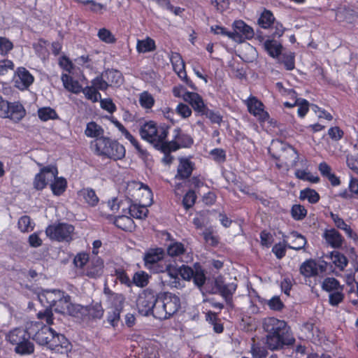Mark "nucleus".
Here are the masks:
<instances>
[{
  "label": "nucleus",
  "mask_w": 358,
  "mask_h": 358,
  "mask_svg": "<svg viewBox=\"0 0 358 358\" xmlns=\"http://www.w3.org/2000/svg\"><path fill=\"white\" fill-rule=\"evenodd\" d=\"M264 329L267 333L266 344L271 350H280L295 343L291 328L284 320L275 317L266 318Z\"/></svg>",
  "instance_id": "obj_1"
},
{
  "label": "nucleus",
  "mask_w": 358,
  "mask_h": 358,
  "mask_svg": "<svg viewBox=\"0 0 358 358\" xmlns=\"http://www.w3.org/2000/svg\"><path fill=\"white\" fill-rule=\"evenodd\" d=\"M170 126L158 124L153 120L145 122L139 129L141 138L166 155Z\"/></svg>",
  "instance_id": "obj_2"
},
{
  "label": "nucleus",
  "mask_w": 358,
  "mask_h": 358,
  "mask_svg": "<svg viewBox=\"0 0 358 358\" xmlns=\"http://www.w3.org/2000/svg\"><path fill=\"white\" fill-rule=\"evenodd\" d=\"M37 318L45 321L48 325L42 322H29V333L31 338L37 344L45 346L48 349L50 339H52L54 329L50 326L53 324V313L52 308L47 307L37 313Z\"/></svg>",
  "instance_id": "obj_3"
},
{
  "label": "nucleus",
  "mask_w": 358,
  "mask_h": 358,
  "mask_svg": "<svg viewBox=\"0 0 358 358\" xmlns=\"http://www.w3.org/2000/svg\"><path fill=\"white\" fill-rule=\"evenodd\" d=\"M90 148L95 155L113 161L121 160L126 155L124 146L118 141L108 136L92 141Z\"/></svg>",
  "instance_id": "obj_4"
},
{
  "label": "nucleus",
  "mask_w": 358,
  "mask_h": 358,
  "mask_svg": "<svg viewBox=\"0 0 358 358\" xmlns=\"http://www.w3.org/2000/svg\"><path fill=\"white\" fill-rule=\"evenodd\" d=\"M7 341L15 345L14 351L20 355H29L34 352V345L30 341L31 335L29 333V323L26 327H17L10 330L6 334Z\"/></svg>",
  "instance_id": "obj_5"
},
{
  "label": "nucleus",
  "mask_w": 358,
  "mask_h": 358,
  "mask_svg": "<svg viewBox=\"0 0 358 358\" xmlns=\"http://www.w3.org/2000/svg\"><path fill=\"white\" fill-rule=\"evenodd\" d=\"M181 308L179 296L171 292L158 294V303L155 309V318L159 320L170 319L176 314Z\"/></svg>",
  "instance_id": "obj_6"
},
{
  "label": "nucleus",
  "mask_w": 358,
  "mask_h": 358,
  "mask_svg": "<svg viewBox=\"0 0 358 358\" xmlns=\"http://www.w3.org/2000/svg\"><path fill=\"white\" fill-rule=\"evenodd\" d=\"M169 259L162 248L149 249L143 256L144 267L151 273H164L168 268Z\"/></svg>",
  "instance_id": "obj_7"
},
{
  "label": "nucleus",
  "mask_w": 358,
  "mask_h": 358,
  "mask_svg": "<svg viewBox=\"0 0 358 358\" xmlns=\"http://www.w3.org/2000/svg\"><path fill=\"white\" fill-rule=\"evenodd\" d=\"M157 303H158V294L149 288L144 289L138 295L136 301L138 311L143 316L152 315L155 317Z\"/></svg>",
  "instance_id": "obj_8"
},
{
  "label": "nucleus",
  "mask_w": 358,
  "mask_h": 358,
  "mask_svg": "<svg viewBox=\"0 0 358 358\" xmlns=\"http://www.w3.org/2000/svg\"><path fill=\"white\" fill-rule=\"evenodd\" d=\"M74 230L75 227L72 224L59 222L48 225L45 229V234L51 240L70 242L73 240Z\"/></svg>",
  "instance_id": "obj_9"
},
{
  "label": "nucleus",
  "mask_w": 358,
  "mask_h": 358,
  "mask_svg": "<svg viewBox=\"0 0 358 358\" xmlns=\"http://www.w3.org/2000/svg\"><path fill=\"white\" fill-rule=\"evenodd\" d=\"M194 144L193 137L185 132L180 127H176L173 131L171 141H168L166 156L182 148H190Z\"/></svg>",
  "instance_id": "obj_10"
},
{
  "label": "nucleus",
  "mask_w": 358,
  "mask_h": 358,
  "mask_svg": "<svg viewBox=\"0 0 358 358\" xmlns=\"http://www.w3.org/2000/svg\"><path fill=\"white\" fill-rule=\"evenodd\" d=\"M127 194L131 202L146 203L150 205L152 192L149 187L142 182H133L127 187Z\"/></svg>",
  "instance_id": "obj_11"
},
{
  "label": "nucleus",
  "mask_w": 358,
  "mask_h": 358,
  "mask_svg": "<svg viewBox=\"0 0 358 358\" xmlns=\"http://www.w3.org/2000/svg\"><path fill=\"white\" fill-rule=\"evenodd\" d=\"M214 285L217 292L224 299L227 308L233 310L234 308L233 296L237 289L238 285L235 282L226 283L222 275L215 278Z\"/></svg>",
  "instance_id": "obj_12"
},
{
  "label": "nucleus",
  "mask_w": 358,
  "mask_h": 358,
  "mask_svg": "<svg viewBox=\"0 0 358 358\" xmlns=\"http://www.w3.org/2000/svg\"><path fill=\"white\" fill-rule=\"evenodd\" d=\"M58 174L57 168L48 165L41 168L34 176L33 187L37 191H42L48 185L49 181H52Z\"/></svg>",
  "instance_id": "obj_13"
},
{
  "label": "nucleus",
  "mask_w": 358,
  "mask_h": 358,
  "mask_svg": "<svg viewBox=\"0 0 358 358\" xmlns=\"http://www.w3.org/2000/svg\"><path fill=\"white\" fill-rule=\"evenodd\" d=\"M233 31H231L230 38L237 42L243 43L254 38L253 28L242 20H236L232 24Z\"/></svg>",
  "instance_id": "obj_14"
},
{
  "label": "nucleus",
  "mask_w": 358,
  "mask_h": 358,
  "mask_svg": "<svg viewBox=\"0 0 358 358\" xmlns=\"http://www.w3.org/2000/svg\"><path fill=\"white\" fill-rule=\"evenodd\" d=\"M245 104L248 112L256 117L260 124L265 123L269 120V113L264 110V104L257 97L250 95L245 101Z\"/></svg>",
  "instance_id": "obj_15"
},
{
  "label": "nucleus",
  "mask_w": 358,
  "mask_h": 358,
  "mask_svg": "<svg viewBox=\"0 0 358 358\" xmlns=\"http://www.w3.org/2000/svg\"><path fill=\"white\" fill-rule=\"evenodd\" d=\"M13 82L16 88L24 91L34 83V77L25 67L20 66L14 73Z\"/></svg>",
  "instance_id": "obj_16"
},
{
  "label": "nucleus",
  "mask_w": 358,
  "mask_h": 358,
  "mask_svg": "<svg viewBox=\"0 0 358 358\" xmlns=\"http://www.w3.org/2000/svg\"><path fill=\"white\" fill-rule=\"evenodd\" d=\"M169 257L179 258L182 262L189 263L193 260L192 252H187L185 245L179 241H172L166 248Z\"/></svg>",
  "instance_id": "obj_17"
},
{
  "label": "nucleus",
  "mask_w": 358,
  "mask_h": 358,
  "mask_svg": "<svg viewBox=\"0 0 358 358\" xmlns=\"http://www.w3.org/2000/svg\"><path fill=\"white\" fill-rule=\"evenodd\" d=\"M71 344L69 339L64 334L54 330L48 349L57 353L66 354L71 350Z\"/></svg>",
  "instance_id": "obj_18"
},
{
  "label": "nucleus",
  "mask_w": 358,
  "mask_h": 358,
  "mask_svg": "<svg viewBox=\"0 0 358 358\" xmlns=\"http://www.w3.org/2000/svg\"><path fill=\"white\" fill-rule=\"evenodd\" d=\"M195 169V164L190 159L181 157L179 159V164L177 168V173L175 178L178 180H186L191 177Z\"/></svg>",
  "instance_id": "obj_19"
},
{
  "label": "nucleus",
  "mask_w": 358,
  "mask_h": 358,
  "mask_svg": "<svg viewBox=\"0 0 358 358\" xmlns=\"http://www.w3.org/2000/svg\"><path fill=\"white\" fill-rule=\"evenodd\" d=\"M183 99L185 101L189 102L194 110L200 115L207 109V106L205 104L202 96L196 92H186Z\"/></svg>",
  "instance_id": "obj_20"
},
{
  "label": "nucleus",
  "mask_w": 358,
  "mask_h": 358,
  "mask_svg": "<svg viewBox=\"0 0 358 358\" xmlns=\"http://www.w3.org/2000/svg\"><path fill=\"white\" fill-rule=\"evenodd\" d=\"M323 238L327 243L333 248H340L343 243V237L335 229H326L323 234Z\"/></svg>",
  "instance_id": "obj_21"
},
{
  "label": "nucleus",
  "mask_w": 358,
  "mask_h": 358,
  "mask_svg": "<svg viewBox=\"0 0 358 358\" xmlns=\"http://www.w3.org/2000/svg\"><path fill=\"white\" fill-rule=\"evenodd\" d=\"M103 267V261L100 257H97L87 266L85 275L90 278H97L102 275Z\"/></svg>",
  "instance_id": "obj_22"
},
{
  "label": "nucleus",
  "mask_w": 358,
  "mask_h": 358,
  "mask_svg": "<svg viewBox=\"0 0 358 358\" xmlns=\"http://www.w3.org/2000/svg\"><path fill=\"white\" fill-rule=\"evenodd\" d=\"M146 203L131 202L128 208L130 217L136 219H145L148 216V210Z\"/></svg>",
  "instance_id": "obj_23"
},
{
  "label": "nucleus",
  "mask_w": 358,
  "mask_h": 358,
  "mask_svg": "<svg viewBox=\"0 0 358 358\" xmlns=\"http://www.w3.org/2000/svg\"><path fill=\"white\" fill-rule=\"evenodd\" d=\"M64 87L73 94H79L82 91V86L78 80H74L69 73H62L61 76Z\"/></svg>",
  "instance_id": "obj_24"
},
{
  "label": "nucleus",
  "mask_w": 358,
  "mask_h": 358,
  "mask_svg": "<svg viewBox=\"0 0 358 358\" xmlns=\"http://www.w3.org/2000/svg\"><path fill=\"white\" fill-rule=\"evenodd\" d=\"M113 223L117 228L124 231H131L136 227L135 223L130 215H122L117 216Z\"/></svg>",
  "instance_id": "obj_25"
},
{
  "label": "nucleus",
  "mask_w": 358,
  "mask_h": 358,
  "mask_svg": "<svg viewBox=\"0 0 358 358\" xmlns=\"http://www.w3.org/2000/svg\"><path fill=\"white\" fill-rule=\"evenodd\" d=\"M78 196L82 197L85 201L92 207H94L99 203V199L92 188H82L78 192Z\"/></svg>",
  "instance_id": "obj_26"
},
{
  "label": "nucleus",
  "mask_w": 358,
  "mask_h": 358,
  "mask_svg": "<svg viewBox=\"0 0 358 358\" xmlns=\"http://www.w3.org/2000/svg\"><path fill=\"white\" fill-rule=\"evenodd\" d=\"M300 273L306 278L318 275V267L315 260L310 259L305 261L300 266Z\"/></svg>",
  "instance_id": "obj_27"
},
{
  "label": "nucleus",
  "mask_w": 358,
  "mask_h": 358,
  "mask_svg": "<svg viewBox=\"0 0 358 358\" xmlns=\"http://www.w3.org/2000/svg\"><path fill=\"white\" fill-rule=\"evenodd\" d=\"M103 76L109 84V86H120L123 81V76L120 71L108 69L103 73Z\"/></svg>",
  "instance_id": "obj_28"
},
{
  "label": "nucleus",
  "mask_w": 358,
  "mask_h": 358,
  "mask_svg": "<svg viewBox=\"0 0 358 358\" xmlns=\"http://www.w3.org/2000/svg\"><path fill=\"white\" fill-rule=\"evenodd\" d=\"M104 129L101 126L94 121L88 122L85 130V135L88 138H94L97 139L104 137Z\"/></svg>",
  "instance_id": "obj_29"
},
{
  "label": "nucleus",
  "mask_w": 358,
  "mask_h": 358,
  "mask_svg": "<svg viewBox=\"0 0 358 358\" xmlns=\"http://www.w3.org/2000/svg\"><path fill=\"white\" fill-rule=\"evenodd\" d=\"M170 61L173 66V69L178 77H181V75L185 76V64L183 61L181 55L178 52H173L170 57Z\"/></svg>",
  "instance_id": "obj_30"
},
{
  "label": "nucleus",
  "mask_w": 358,
  "mask_h": 358,
  "mask_svg": "<svg viewBox=\"0 0 358 358\" xmlns=\"http://www.w3.org/2000/svg\"><path fill=\"white\" fill-rule=\"evenodd\" d=\"M166 264L168 265V268L165 271V272H166L169 276L170 277L169 285L171 287L175 288L181 287V281L180 279L179 278V268L173 266L170 262V260H169Z\"/></svg>",
  "instance_id": "obj_31"
},
{
  "label": "nucleus",
  "mask_w": 358,
  "mask_h": 358,
  "mask_svg": "<svg viewBox=\"0 0 358 358\" xmlns=\"http://www.w3.org/2000/svg\"><path fill=\"white\" fill-rule=\"evenodd\" d=\"M157 46L154 39L147 36L142 40H138L136 43V51L138 53H146L153 52L156 50Z\"/></svg>",
  "instance_id": "obj_32"
},
{
  "label": "nucleus",
  "mask_w": 358,
  "mask_h": 358,
  "mask_svg": "<svg viewBox=\"0 0 358 358\" xmlns=\"http://www.w3.org/2000/svg\"><path fill=\"white\" fill-rule=\"evenodd\" d=\"M275 20L273 13L269 10L264 9L258 18L257 23L261 28L267 29L273 25Z\"/></svg>",
  "instance_id": "obj_33"
},
{
  "label": "nucleus",
  "mask_w": 358,
  "mask_h": 358,
  "mask_svg": "<svg viewBox=\"0 0 358 358\" xmlns=\"http://www.w3.org/2000/svg\"><path fill=\"white\" fill-rule=\"evenodd\" d=\"M264 45L266 51L271 57L275 58L281 55L282 45L278 41L267 39Z\"/></svg>",
  "instance_id": "obj_34"
},
{
  "label": "nucleus",
  "mask_w": 358,
  "mask_h": 358,
  "mask_svg": "<svg viewBox=\"0 0 358 358\" xmlns=\"http://www.w3.org/2000/svg\"><path fill=\"white\" fill-rule=\"evenodd\" d=\"M50 188L54 195L61 196L67 188V181L64 178L57 176L53 178Z\"/></svg>",
  "instance_id": "obj_35"
},
{
  "label": "nucleus",
  "mask_w": 358,
  "mask_h": 358,
  "mask_svg": "<svg viewBox=\"0 0 358 358\" xmlns=\"http://www.w3.org/2000/svg\"><path fill=\"white\" fill-rule=\"evenodd\" d=\"M330 259L335 267L340 271H343L348 266V259L345 255L339 251H332L330 253Z\"/></svg>",
  "instance_id": "obj_36"
},
{
  "label": "nucleus",
  "mask_w": 358,
  "mask_h": 358,
  "mask_svg": "<svg viewBox=\"0 0 358 358\" xmlns=\"http://www.w3.org/2000/svg\"><path fill=\"white\" fill-rule=\"evenodd\" d=\"M194 275L192 279L195 285L198 287H201L204 285L206 281L205 271L201 264L198 262L194 264Z\"/></svg>",
  "instance_id": "obj_37"
},
{
  "label": "nucleus",
  "mask_w": 358,
  "mask_h": 358,
  "mask_svg": "<svg viewBox=\"0 0 358 358\" xmlns=\"http://www.w3.org/2000/svg\"><path fill=\"white\" fill-rule=\"evenodd\" d=\"M299 199L301 201L307 200L310 203L315 204L320 201V196L316 190L306 187L300 191Z\"/></svg>",
  "instance_id": "obj_38"
},
{
  "label": "nucleus",
  "mask_w": 358,
  "mask_h": 358,
  "mask_svg": "<svg viewBox=\"0 0 358 358\" xmlns=\"http://www.w3.org/2000/svg\"><path fill=\"white\" fill-rule=\"evenodd\" d=\"M85 308H87V313H85V320L101 319L103 315L104 310L100 303L87 306Z\"/></svg>",
  "instance_id": "obj_39"
},
{
  "label": "nucleus",
  "mask_w": 358,
  "mask_h": 358,
  "mask_svg": "<svg viewBox=\"0 0 358 358\" xmlns=\"http://www.w3.org/2000/svg\"><path fill=\"white\" fill-rule=\"evenodd\" d=\"M37 113L39 119L43 122L59 119V115L56 110L48 106L38 108Z\"/></svg>",
  "instance_id": "obj_40"
},
{
  "label": "nucleus",
  "mask_w": 358,
  "mask_h": 358,
  "mask_svg": "<svg viewBox=\"0 0 358 358\" xmlns=\"http://www.w3.org/2000/svg\"><path fill=\"white\" fill-rule=\"evenodd\" d=\"M69 314L73 317L80 318L83 320H85V313L87 308L80 304L70 303L67 306Z\"/></svg>",
  "instance_id": "obj_41"
},
{
  "label": "nucleus",
  "mask_w": 358,
  "mask_h": 358,
  "mask_svg": "<svg viewBox=\"0 0 358 358\" xmlns=\"http://www.w3.org/2000/svg\"><path fill=\"white\" fill-rule=\"evenodd\" d=\"M108 300L110 303L111 309H122L125 298L122 294H118L110 291V296Z\"/></svg>",
  "instance_id": "obj_42"
},
{
  "label": "nucleus",
  "mask_w": 358,
  "mask_h": 358,
  "mask_svg": "<svg viewBox=\"0 0 358 358\" xmlns=\"http://www.w3.org/2000/svg\"><path fill=\"white\" fill-rule=\"evenodd\" d=\"M343 287V285H341L340 282L333 277L324 278L322 284V289L329 293L338 290Z\"/></svg>",
  "instance_id": "obj_43"
},
{
  "label": "nucleus",
  "mask_w": 358,
  "mask_h": 358,
  "mask_svg": "<svg viewBox=\"0 0 358 358\" xmlns=\"http://www.w3.org/2000/svg\"><path fill=\"white\" fill-rule=\"evenodd\" d=\"M150 275L143 271L136 272L132 278V282L138 287H145L149 283Z\"/></svg>",
  "instance_id": "obj_44"
},
{
  "label": "nucleus",
  "mask_w": 358,
  "mask_h": 358,
  "mask_svg": "<svg viewBox=\"0 0 358 358\" xmlns=\"http://www.w3.org/2000/svg\"><path fill=\"white\" fill-rule=\"evenodd\" d=\"M294 175L296 178L303 181H308L311 183H318L320 181V178L318 176H315L306 170L297 169Z\"/></svg>",
  "instance_id": "obj_45"
},
{
  "label": "nucleus",
  "mask_w": 358,
  "mask_h": 358,
  "mask_svg": "<svg viewBox=\"0 0 358 358\" xmlns=\"http://www.w3.org/2000/svg\"><path fill=\"white\" fill-rule=\"evenodd\" d=\"M292 217L296 221L303 220L307 215V209L301 204H294L290 210Z\"/></svg>",
  "instance_id": "obj_46"
},
{
  "label": "nucleus",
  "mask_w": 358,
  "mask_h": 358,
  "mask_svg": "<svg viewBox=\"0 0 358 358\" xmlns=\"http://www.w3.org/2000/svg\"><path fill=\"white\" fill-rule=\"evenodd\" d=\"M250 352L253 358H265L268 355L266 348L259 342L254 341Z\"/></svg>",
  "instance_id": "obj_47"
},
{
  "label": "nucleus",
  "mask_w": 358,
  "mask_h": 358,
  "mask_svg": "<svg viewBox=\"0 0 358 358\" xmlns=\"http://www.w3.org/2000/svg\"><path fill=\"white\" fill-rule=\"evenodd\" d=\"M155 101L152 95L147 91L143 92L139 96V103L145 109H151Z\"/></svg>",
  "instance_id": "obj_48"
},
{
  "label": "nucleus",
  "mask_w": 358,
  "mask_h": 358,
  "mask_svg": "<svg viewBox=\"0 0 358 358\" xmlns=\"http://www.w3.org/2000/svg\"><path fill=\"white\" fill-rule=\"evenodd\" d=\"M292 236L295 238L294 241H293V245L288 244V248L292 249L294 250H299L304 248L307 241L303 235L300 234L297 231H292L291 233Z\"/></svg>",
  "instance_id": "obj_49"
},
{
  "label": "nucleus",
  "mask_w": 358,
  "mask_h": 358,
  "mask_svg": "<svg viewBox=\"0 0 358 358\" xmlns=\"http://www.w3.org/2000/svg\"><path fill=\"white\" fill-rule=\"evenodd\" d=\"M124 138L135 148L139 156L142 157H148V150L142 147L138 140L129 131L124 136Z\"/></svg>",
  "instance_id": "obj_50"
},
{
  "label": "nucleus",
  "mask_w": 358,
  "mask_h": 358,
  "mask_svg": "<svg viewBox=\"0 0 358 358\" xmlns=\"http://www.w3.org/2000/svg\"><path fill=\"white\" fill-rule=\"evenodd\" d=\"M196 194L194 189L188 190L183 196L182 204L186 210L192 208L196 200Z\"/></svg>",
  "instance_id": "obj_51"
},
{
  "label": "nucleus",
  "mask_w": 358,
  "mask_h": 358,
  "mask_svg": "<svg viewBox=\"0 0 358 358\" xmlns=\"http://www.w3.org/2000/svg\"><path fill=\"white\" fill-rule=\"evenodd\" d=\"M98 38L103 42L112 44L116 42V38L113 33L106 28H101L98 31Z\"/></svg>",
  "instance_id": "obj_52"
},
{
  "label": "nucleus",
  "mask_w": 358,
  "mask_h": 358,
  "mask_svg": "<svg viewBox=\"0 0 358 358\" xmlns=\"http://www.w3.org/2000/svg\"><path fill=\"white\" fill-rule=\"evenodd\" d=\"M343 287L329 293V303L331 306H336L343 302L345 295L343 294Z\"/></svg>",
  "instance_id": "obj_53"
},
{
  "label": "nucleus",
  "mask_w": 358,
  "mask_h": 358,
  "mask_svg": "<svg viewBox=\"0 0 358 358\" xmlns=\"http://www.w3.org/2000/svg\"><path fill=\"white\" fill-rule=\"evenodd\" d=\"M18 229L21 232L25 233L32 231L34 225H31V218L28 215L20 217L17 222Z\"/></svg>",
  "instance_id": "obj_54"
},
{
  "label": "nucleus",
  "mask_w": 358,
  "mask_h": 358,
  "mask_svg": "<svg viewBox=\"0 0 358 358\" xmlns=\"http://www.w3.org/2000/svg\"><path fill=\"white\" fill-rule=\"evenodd\" d=\"M85 97L92 101L93 102H96L98 101V98L101 97V94L96 90V89L92 85V86H87L85 88L82 87V91Z\"/></svg>",
  "instance_id": "obj_55"
},
{
  "label": "nucleus",
  "mask_w": 358,
  "mask_h": 358,
  "mask_svg": "<svg viewBox=\"0 0 358 358\" xmlns=\"http://www.w3.org/2000/svg\"><path fill=\"white\" fill-rule=\"evenodd\" d=\"M122 312V309H111L108 311L107 321L112 327H115L118 325Z\"/></svg>",
  "instance_id": "obj_56"
},
{
  "label": "nucleus",
  "mask_w": 358,
  "mask_h": 358,
  "mask_svg": "<svg viewBox=\"0 0 358 358\" xmlns=\"http://www.w3.org/2000/svg\"><path fill=\"white\" fill-rule=\"evenodd\" d=\"M91 83L98 92L99 90L106 91L109 87V84L103 76V73L92 79Z\"/></svg>",
  "instance_id": "obj_57"
},
{
  "label": "nucleus",
  "mask_w": 358,
  "mask_h": 358,
  "mask_svg": "<svg viewBox=\"0 0 358 358\" xmlns=\"http://www.w3.org/2000/svg\"><path fill=\"white\" fill-rule=\"evenodd\" d=\"M13 48V43L7 38L0 36V55L6 56Z\"/></svg>",
  "instance_id": "obj_58"
},
{
  "label": "nucleus",
  "mask_w": 358,
  "mask_h": 358,
  "mask_svg": "<svg viewBox=\"0 0 358 358\" xmlns=\"http://www.w3.org/2000/svg\"><path fill=\"white\" fill-rule=\"evenodd\" d=\"M115 273L113 275L116 277V278L123 285H127V287H130L131 285V281L127 272L122 268H115Z\"/></svg>",
  "instance_id": "obj_59"
},
{
  "label": "nucleus",
  "mask_w": 358,
  "mask_h": 358,
  "mask_svg": "<svg viewBox=\"0 0 358 358\" xmlns=\"http://www.w3.org/2000/svg\"><path fill=\"white\" fill-rule=\"evenodd\" d=\"M328 136L334 141H339L344 136V131L338 126L331 127L328 129Z\"/></svg>",
  "instance_id": "obj_60"
},
{
  "label": "nucleus",
  "mask_w": 358,
  "mask_h": 358,
  "mask_svg": "<svg viewBox=\"0 0 358 358\" xmlns=\"http://www.w3.org/2000/svg\"><path fill=\"white\" fill-rule=\"evenodd\" d=\"M288 248V244L278 243L272 248V252L277 259H281L286 255V250Z\"/></svg>",
  "instance_id": "obj_61"
},
{
  "label": "nucleus",
  "mask_w": 358,
  "mask_h": 358,
  "mask_svg": "<svg viewBox=\"0 0 358 358\" xmlns=\"http://www.w3.org/2000/svg\"><path fill=\"white\" fill-rule=\"evenodd\" d=\"M298 104L297 114L299 117H304L309 111L310 103L308 101L305 99L299 98Z\"/></svg>",
  "instance_id": "obj_62"
},
{
  "label": "nucleus",
  "mask_w": 358,
  "mask_h": 358,
  "mask_svg": "<svg viewBox=\"0 0 358 358\" xmlns=\"http://www.w3.org/2000/svg\"><path fill=\"white\" fill-rule=\"evenodd\" d=\"M89 261V255L86 252L78 253L74 259L73 264L77 268H83Z\"/></svg>",
  "instance_id": "obj_63"
},
{
  "label": "nucleus",
  "mask_w": 358,
  "mask_h": 358,
  "mask_svg": "<svg viewBox=\"0 0 358 358\" xmlns=\"http://www.w3.org/2000/svg\"><path fill=\"white\" fill-rule=\"evenodd\" d=\"M346 164L350 169L358 175V155H347Z\"/></svg>",
  "instance_id": "obj_64"
}]
</instances>
